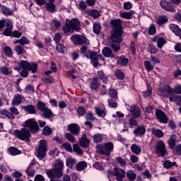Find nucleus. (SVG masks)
<instances>
[{
  "label": "nucleus",
  "mask_w": 181,
  "mask_h": 181,
  "mask_svg": "<svg viewBox=\"0 0 181 181\" xmlns=\"http://www.w3.org/2000/svg\"><path fill=\"white\" fill-rule=\"evenodd\" d=\"M21 69H23V71H21V77L26 78L29 76V71H32L33 74L37 71V64H30L28 61L22 60L17 63V66L14 68V70L18 71Z\"/></svg>",
  "instance_id": "obj_1"
},
{
  "label": "nucleus",
  "mask_w": 181,
  "mask_h": 181,
  "mask_svg": "<svg viewBox=\"0 0 181 181\" xmlns=\"http://www.w3.org/2000/svg\"><path fill=\"white\" fill-rule=\"evenodd\" d=\"M64 166V163L63 161L59 160L57 161L54 165V168L52 170H48L46 172V174L47 175L49 179H52V177H56V179H60L63 176V168Z\"/></svg>",
  "instance_id": "obj_2"
},
{
  "label": "nucleus",
  "mask_w": 181,
  "mask_h": 181,
  "mask_svg": "<svg viewBox=\"0 0 181 181\" xmlns=\"http://www.w3.org/2000/svg\"><path fill=\"white\" fill-rule=\"evenodd\" d=\"M96 151L99 155H105L110 156L111 152L114 151V143L109 141L103 144H98L96 146Z\"/></svg>",
  "instance_id": "obj_3"
},
{
  "label": "nucleus",
  "mask_w": 181,
  "mask_h": 181,
  "mask_svg": "<svg viewBox=\"0 0 181 181\" xmlns=\"http://www.w3.org/2000/svg\"><path fill=\"white\" fill-rule=\"evenodd\" d=\"M160 94L163 97H165L166 98H169L170 94H181V86L177 85L175 88L170 87V86L165 84L160 90Z\"/></svg>",
  "instance_id": "obj_4"
},
{
  "label": "nucleus",
  "mask_w": 181,
  "mask_h": 181,
  "mask_svg": "<svg viewBox=\"0 0 181 181\" xmlns=\"http://www.w3.org/2000/svg\"><path fill=\"white\" fill-rule=\"evenodd\" d=\"M13 135L20 139V141H26V142H30V136L32 134H30V131L27 128H22L21 130L16 129L13 131Z\"/></svg>",
  "instance_id": "obj_5"
},
{
  "label": "nucleus",
  "mask_w": 181,
  "mask_h": 181,
  "mask_svg": "<svg viewBox=\"0 0 181 181\" xmlns=\"http://www.w3.org/2000/svg\"><path fill=\"white\" fill-rule=\"evenodd\" d=\"M24 127L28 128L31 134L39 132V124L35 118L28 119L24 122Z\"/></svg>",
  "instance_id": "obj_6"
},
{
  "label": "nucleus",
  "mask_w": 181,
  "mask_h": 181,
  "mask_svg": "<svg viewBox=\"0 0 181 181\" xmlns=\"http://www.w3.org/2000/svg\"><path fill=\"white\" fill-rule=\"evenodd\" d=\"M39 146L37 149V156L38 159L42 160L46 158V152H47V141L45 139L40 140Z\"/></svg>",
  "instance_id": "obj_7"
},
{
  "label": "nucleus",
  "mask_w": 181,
  "mask_h": 181,
  "mask_svg": "<svg viewBox=\"0 0 181 181\" xmlns=\"http://www.w3.org/2000/svg\"><path fill=\"white\" fill-rule=\"evenodd\" d=\"M71 40L75 45V46H83V45H90V40L87 37L84 35H80L78 34L71 36Z\"/></svg>",
  "instance_id": "obj_8"
},
{
  "label": "nucleus",
  "mask_w": 181,
  "mask_h": 181,
  "mask_svg": "<svg viewBox=\"0 0 181 181\" xmlns=\"http://www.w3.org/2000/svg\"><path fill=\"white\" fill-rule=\"evenodd\" d=\"M124 35V30H112L110 40L112 43H117L119 45L122 43V35Z\"/></svg>",
  "instance_id": "obj_9"
},
{
  "label": "nucleus",
  "mask_w": 181,
  "mask_h": 181,
  "mask_svg": "<svg viewBox=\"0 0 181 181\" xmlns=\"http://www.w3.org/2000/svg\"><path fill=\"white\" fill-rule=\"evenodd\" d=\"M10 111L11 112L8 111L6 109H3L1 110L0 113L4 117H7L9 119H15V115H19V111L18 108L15 107H11Z\"/></svg>",
  "instance_id": "obj_10"
},
{
  "label": "nucleus",
  "mask_w": 181,
  "mask_h": 181,
  "mask_svg": "<svg viewBox=\"0 0 181 181\" xmlns=\"http://www.w3.org/2000/svg\"><path fill=\"white\" fill-rule=\"evenodd\" d=\"M159 4L160 6H161L164 11H166V12H171L172 13H175V12H176V8H175L173 3L166 0H160Z\"/></svg>",
  "instance_id": "obj_11"
},
{
  "label": "nucleus",
  "mask_w": 181,
  "mask_h": 181,
  "mask_svg": "<svg viewBox=\"0 0 181 181\" xmlns=\"http://www.w3.org/2000/svg\"><path fill=\"white\" fill-rule=\"evenodd\" d=\"M167 152L166 146L165 145V143H163V141H159L156 145V153L163 157L166 156Z\"/></svg>",
  "instance_id": "obj_12"
},
{
  "label": "nucleus",
  "mask_w": 181,
  "mask_h": 181,
  "mask_svg": "<svg viewBox=\"0 0 181 181\" xmlns=\"http://www.w3.org/2000/svg\"><path fill=\"white\" fill-rule=\"evenodd\" d=\"M156 117L160 124H168V122L169 121V118H168L166 113L160 109L156 110Z\"/></svg>",
  "instance_id": "obj_13"
},
{
  "label": "nucleus",
  "mask_w": 181,
  "mask_h": 181,
  "mask_svg": "<svg viewBox=\"0 0 181 181\" xmlns=\"http://www.w3.org/2000/svg\"><path fill=\"white\" fill-rule=\"evenodd\" d=\"M110 25L112 28V30H124L122 21L119 18L110 19Z\"/></svg>",
  "instance_id": "obj_14"
},
{
  "label": "nucleus",
  "mask_w": 181,
  "mask_h": 181,
  "mask_svg": "<svg viewBox=\"0 0 181 181\" xmlns=\"http://www.w3.org/2000/svg\"><path fill=\"white\" fill-rule=\"evenodd\" d=\"M67 24L71 29H73V30H75L76 32H80V30L81 29V24L78 18L71 19Z\"/></svg>",
  "instance_id": "obj_15"
},
{
  "label": "nucleus",
  "mask_w": 181,
  "mask_h": 181,
  "mask_svg": "<svg viewBox=\"0 0 181 181\" xmlns=\"http://www.w3.org/2000/svg\"><path fill=\"white\" fill-rule=\"evenodd\" d=\"M68 129L71 134H73V135H78L81 131L80 126L76 123L70 124L68 126Z\"/></svg>",
  "instance_id": "obj_16"
},
{
  "label": "nucleus",
  "mask_w": 181,
  "mask_h": 181,
  "mask_svg": "<svg viewBox=\"0 0 181 181\" xmlns=\"http://www.w3.org/2000/svg\"><path fill=\"white\" fill-rule=\"evenodd\" d=\"M81 50V54H83V57H86V59H90L91 55L93 54V51L91 49H88V47L83 45L80 49Z\"/></svg>",
  "instance_id": "obj_17"
},
{
  "label": "nucleus",
  "mask_w": 181,
  "mask_h": 181,
  "mask_svg": "<svg viewBox=\"0 0 181 181\" xmlns=\"http://www.w3.org/2000/svg\"><path fill=\"white\" fill-rule=\"evenodd\" d=\"M130 112L132 115L133 118H139L141 117V108L136 105H134L130 107Z\"/></svg>",
  "instance_id": "obj_18"
},
{
  "label": "nucleus",
  "mask_w": 181,
  "mask_h": 181,
  "mask_svg": "<svg viewBox=\"0 0 181 181\" xmlns=\"http://www.w3.org/2000/svg\"><path fill=\"white\" fill-rule=\"evenodd\" d=\"M145 132H146V129L144 126H139L133 131L135 136H142L145 135Z\"/></svg>",
  "instance_id": "obj_19"
},
{
  "label": "nucleus",
  "mask_w": 181,
  "mask_h": 181,
  "mask_svg": "<svg viewBox=\"0 0 181 181\" xmlns=\"http://www.w3.org/2000/svg\"><path fill=\"white\" fill-rule=\"evenodd\" d=\"M81 146L82 148H88L90 146V140L87 139V135L83 134L82 137L79 139Z\"/></svg>",
  "instance_id": "obj_20"
},
{
  "label": "nucleus",
  "mask_w": 181,
  "mask_h": 181,
  "mask_svg": "<svg viewBox=\"0 0 181 181\" xmlns=\"http://www.w3.org/2000/svg\"><path fill=\"white\" fill-rule=\"evenodd\" d=\"M112 175H114L117 177H125V175H127V173H125V170L119 168H115L114 172H111Z\"/></svg>",
  "instance_id": "obj_21"
},
{
  "label": "nucleus",
  "mask_w": 181,
  "mask_h": 181,
  "mask_svg": "<svg viewBox=\"0 0 181 181\" xmlns=\"http://www.w3.org/2000/svg\"><path fill=\"white\" fill-rule=\"evenodd\" d=\"M102 53L105 57H111L112 59H114L115 57V55L112 54V49H111L110 47H105L102 50Z\"/></svg>",
  "instance_id": "obj_22"
},
{
  "label": "nucleus",
  "mask_w": 181,
  "mask_h": 181,
  "mask_svg": "<svg viewBox=\"0 0 181 181\" xmlns=\"http://www.w3.org/2000/svg\"><path fill=\"white\" fill-rule=\"evenodd\" d=\"M99 87H100V84L98 83V78L97 77L93 78L90 82V90H94L95 91H97Z\"/></svg>",
  "instance_id": "obj_23"
},
{
  "label": "nucleus",
  "mask_w": 181,
  "mask_h": 181,
  "mask_svg": "<svg viewBox=\"0 0 181 181\" xmlns=\"http://www.w3.org/2000/svg\"><path fill=\"white\" fill-rule=\"evenodd\" d=\"M129 62V59L125 57L124 55H121L117 58V63L119 66H127Z\"/></svg>",
  "instance_id": "obj_24"
},
{
  "label": "nucleus",
  "mask_w": 181,
  "mask_h": 181,
  "mask_svg": "<svg viewBox=\"0 0 181 181\" xmlns=\"http://www.w3.org/2000/svg\"><path fill=\"white\" fill-rule=\"evenodd\" d=\"M89 59H90L91 63H93V67H98V64H100V63L98 62L97 52L93 51V54Z\"/></svg>",
  "instance_id": "obj_25"
},
{
  "label": "nucleus",
  "mask_w": 181,
  "mask_h": 181,
  "mask_svg": "<svg viewBox=\"0 0 181 181\" xmlns=\"http://www.w3.org/2000/svg\"><path fill=\"white\" fill-rule=\"evenodd\" d=\"M53 2H54V0L45 4V8L48 12H51V13H54V11H56V6Z\"/></svg>",
  "instance_id": "obj_26"
},
{
  "label": "nucleus",
  "mask_w": 181,
  "mask_h": 181,
  "mask_svg": "<svg viewBox=\"0 0 181 181\" xmlns=\"http://www.w3.org/2000/svg\"><path fill=\"white\" fill-rule=\"evenodd\" d=\"M168 21L169 19L168 18V16H160L156 21V23L158 25V26H163L165 23H168Z\"/></svg>",
  "instance_id": "obj_27"
},
{
  "label": "nucleus",
  "mask_w": 181,
  "mask_h": 181,
  "mask_svg": "<svg viewBox=\"0 0 181 181\" xmlns=\"http://www.w3.org/2000/svg\"><path fill=\"white\" fill-rule=\"evenodd\" d=\"M8 153L12 156H16V155H21V153H22V151L21 150L13 146L8 148Z\"/></svg>",
  "instance_id": "obj_28"
},
{
  "label": "nucleus",
  "mask_w": 181,
  "mask_h": 181,
  "mask_svg": "<svg viewBox=\"0 0 181 181\" xmlns=\"http://www.w3.org/2000/svg\"><path fill=\"white\" fill-rule=\"evenodd\" d=\"M168 28L170 29V30H171V32H173V33H175V35H176V36L178 35L179 33H180L181 32V29L179 28V25H176V24H169Z\"/></svg>",
  "instance_id": "obj_29"
},
{
  "label": "nucleus",
  "mask_w": 181,
  "mask_h": 181,
  "mask_svg": "<svg viewBox=\"0 0 181 181\" xmlns=\"http://www.w3.org/2000/svg\"><path fill=\"white\" fill-rule=\"evenodd\" d=\"M23 108L25 112H28V114H36V109L35 108V105H28L26 106H24Z\"/></svg>",
  "instance_id": "obj_30"
},
{
  "label": "nucleus",
  "mask_w": 181,
  "mask_h": 181,
  "mask_svg": "<svg viewBox=\"0 0 181 181\" xmlns=\"http://www.w3.org/2000/svg\"><path fill=\"white\" fill-rule=\"evenodd\" d=\"M163 166L165 169H170L171 168H173V166H176V168H177V163L166 160L163 162Z\"/></svg>",
  "instance_id": "obj_31"
},
{
  "label": "nucleus",
  "mask_w": 181,
  "mask_h": 181,
  "mask_svg": "<svg viewBox=\"0 0 181 181\" xmlns=\"http://www.w3.org/2000/svg\"><path fill=\"white\" fill-rule=\"evenodd\" d=\"M176 139H177L176 135H173L170 136V139L168 140V144L169 148H170V149H173V148L176 146V141H177Z\"/></svg>",
  "instance_id": "obj_32"
},
{
  "label": "nucleus",
  "mask_w": 181,
  "mask_h": 181,
  "mask_svg": "<svg viewBox=\"0 0 181 181\" xmlns=\"http://www.w3.org/2000/svg\"><path fill=\"white\" fill-rule=\"evenodd\" d=\"M1 13L3 15H5L6 16H12L13 15V12L11 10V8L5 6H1Z\"/></svg>",
  "instance_id": "obj_33"
},
{
  "label": "nucleus",
  "mask_w": 181,
  "mask_h": 181,
  "mask_svg": "<svg viewBox=\"0 0 181 181\" xmlns=\"http://www.w3.org/2000/svg\"><path fill=\"white\" fill-rule=\"evenodd\" d=\"M88 16L93 17V19H98L100 16H101V14H100V11L97 9L90 10L88 11Z\"/></svg>",
  "instance_id": "obj_34"
},
{
  "label": "nucleus",
  "mask_w": 181,
  "mask_h": 181,
  "mask_svg": "<svg viewBox=\"0 0 181 181\" xmlns=\"http://www.w3.org/2000/svg\"><path fill=\"white\" fill-rule=\"evenodd\" d=\"M98 76L104 84H108V76H106L103 71H98Z\"/></svg>",
  "instance_id": "obj_35"
},
{
  "label": "nucleus",
  "mask_w": 181,
  "mask_h": 181,
  "mask_svg": "<svg viewBox=\"0 0 181 181\" xmlns=\"http://www.w3.org/2000/svg\"><path fill=\"white\" fill-rule=\"evenodd\" d=\"M86 167H87V163L86 161L78 162L76 165V170L78 172H81L82 170H84Z\"/></svg>",
  "instance_id": "obj_36"
},
{
  "label": "nucleus",
  "mask_w": 181,
  "mask_h": 181,
  "mask_svg": "<svg viewBox=\"0 0 181 181\" xmlns=\"http://www.w3.org/2000/svg\"><path fill=\"white\" fill-rule=\"evenodd\" d=\"M42 112V115L47 119H50L53 117V112L49 107H47Z\"/></svg>",
  "instance_id": "obj_37"
},
{
  "label": "nucleus",
  "mask_w": 181,
  "mask_h": 181,
  "mask_svg": "<svg viewBox=\"0 0 181 181\" xmlns=\"http://www.w3.org/2000/svg\"><path fill=\"white\" fill-rule=\"evenodd\" d=\"M127 177L130 181H134L135 179H136V173H135V171L134 170H129L127 172Z\"/></svg>",
  "instance_id": "obj_38"
},
{
  "label": "nucleus",
  "mask_w": 181,
  "mask_h": 181,
  "mask_svg": "<svg viewBox=\"0 0 181 181\" xmlns=\"http://www.w3.org/2000/svg\"><path fill=\"white\" fill-rule=\"evenodd\" d=\"M66 168H69V169H73L74 168V165H76V160L73 158H68L66 160Z\"/></svg>",
  "instance_id": "obj_39"
},
{
  "label": "nucleus",
  "mask_w": 181,
  "mask_h": 181,
  "mask_svg": "<svg viewBox=\"0 0 181 181\" xmlns=\"http://www.w3.org/2000/svg\"><path fill=\"white\" fill-rule=\"evenodd\" d=\"M151 132L156 138H163V132L159 129H152Z\"/></svg>",
  "instance_id": "obj_40"
},
{
  "label": "nucleus",
  "mask_w": 181,
  "mask_h": 181,
  "mask_svg": "<svg viewBox=\"0 0 181 181\" xmlns=\"http://www.w3.org/2000/svg\"><path fill=\"white\" fill-rule=\"evenodd\" d=\"M25 173L28 177H33L35 176V168H33V165H30L25 170Z\"/></svg>",
  "instance_id": "obj_41"
},
{
  "label": "nucleus",
  "mask_w": 181,
  "mask_h": 181,
  "mask_svg": "<svg viewBox=\"0 0 181 181\" xmlns=\"http://www.w3.org/2000/svg\"><path fill=\"white\" fill-rule=\"evenodd\" d=\"M130 148L132 152L135 153V155H139L142 151V149L140 148L136 144H132Z\"/></svg>",
  "instance_id": "obj_42"
},
{
  "label": "nucleus",
  "mask_w": 181,
  "mask_h": 181,
  "mask_svg": "<svg viewBox=\"0 0 181 181\" xmlns=\"http://www.w3.org/2000/svg\"><path fill=\"white\" fill-rule=\"evenodd\" d=\"M109 95L114 100H118V92L115 88H110L109 89Z\"/></svg>",
  "instance_id": "obj_43"
},
{
  "label": "nucleus",
  "mask_w": 181,
  "mask_h": 181,
  "mask_svg": "<svg viewBox=\"0 0 181 181\" xmlns=\"http://www.w3.org/2000/svg\"><path fill=\"white\" fill-rule=\"evenodd\" d=\"M115 76L118 80H125V74H124L121 69H117L115 72Z\"/></svg>",
  "instance_id": "obj_44"
},
{
  "label": "nucleus",
  "mask_w": 181,
  "mask_h": 181,
  "mask_svg": "<svg viewBox=\"0 0 181 181\" xmlns=\"http://www.w3.org/2000/svg\"><path fill=\"white\" fill-rule=\"evenodd\" d=\"M36 107L37 110H39V111H42V112H44L47 108V107H46V103L41 100L37 103Z\"/></svg>",
  "instance_id": "obj_45"
},
{
  "label": "nucleus",
  "mask_w": 181,
  "mask_h": 181,
  "mask_svg": "<svg viewBox=\"0 0 181 181\" xmlns=\"http://www.w3.org/2000/svg\"><path fill=\"white\" fill-rule=\"evenodd\" d=\"M16 42L22 46H25V45H30V41L25 36L22 37L20 40H17Z\"/></svg>",
  "instance_id": "obj_46"
},
{
  "label": "nucleus",
  "mask_w": 181,
  "mask_h": 181,
  "mask_svg": "<svg viewBox=\"0 0 181 181\" xmlns=\"http://www.w3.org/2000/svg\"><path fill=\"white\" fill-rule=\"evenodd\" d=\"M101 24L98 23H95L93 24V33L95 35H100V33L101 32Z\"/></svg>",
  "instance_id": "obj_47"
},
{
  "label": "nucleus",
  "mask_w": 181,
  "mask_h": 181,
  "mask_svg": "<svg viewBox=\"0 0 181 181\" xmlns=\"http://www.w3.org/2000/svg\"><path fill=\"white\" fill-rule=\"evenodd\" d=\"M13 104H22V95L18 93L17 95H15L13 99Z\"/></svg>",
  "instance_id": "obj_48"
},
{
  "label": "nucleus",
  "mask_w": 181,
  "mask_h": 181,
  "mask_svg": "<svg viewBox=\"0 0 181 181\" xmlns=\"http://www.w3.org/2000/svg\"><path fill=\"white\" fill-rule=\"evenodd\" d=\"M42 134L43 135H45V136H49V135H52V134H53V131L52 130V129L50 127H49L48 126H45L43 129H42Z\"/></svg>",
  "instance_id": "obj_49"
},
{
  "label": "nucleus",
  "mask_w": 181,
  "mask_h": 181,
  "mask_svg": "<svg viewBox=\"0 0 181 181\" xmlns=\"http://www.w3.org/2000/svg\"><path fill=\"white\" fill-rule=\"evenodd\" d=\"M95 111L98 117H101L102 118H104L105 115H107V112L105 110H102L100 107H96L95 109Z\"/></svg>",
  "instance_id": "obj_50"
},
{
  "label": "nucleus",
  "mask_w": 181,
  "mask_h": 181,
  "mask_svg": "<svg viewBox=\"0 0 181 181\" xmlns=\"http://www.w3.org/2000/svg\"><path fill=\"white\" fill-rule=\"evenodd\" d=\"M166 43H168L166 40L160 37L157 41V47H158V49H162V47H163V45H166Z\"/></svg>",
  "instance_id": "obj_51"
},
{
  "label": "nucleus",
  "mask_w": 181,
  "mask_h": 181,
  "mask_svg": "<svg viewBox=\"0 0 181 181\" xmlns=\"http://www.w3.org/2000/svg\"><path fill=\"white\" fill-rule=\"evenodd\" d=\"M4 53L6 56H7V57H11V56L13 54L12 48H11L9 46H6L4 47Z\"/></svg>",
  "instance_id": "obj_52"
},
{
  "label": "nucleus",
  "mask_w": 181,
  "mask_h": 181,
  "mask_svg": "<svg viewBox=\"0 0 181 181\" xmlns=\"http://www.w3.org/2000/svg\"><path fill=\"white\" fill-rule=\"evenodd\" d=\"M148 52L151 53V54H156L158 53V48L152 44L148 45Z\"/></svg>",
  "instance_id": "obj_53"
},
{
  "label": "nucleus",
  "mask_w": 181,
  "mask_h": 181,
  "mask_svg": "<svg viewBox=\"0 0 181 181\" xmlns=\"http://www.w3.org/2000/svg\"><path fill=\"white\" fill-rule=\"evenodd\" d=\"M76 112L78 117H84V115H86V108L83 106H80L77 108Z\"/></svg>",
  "instance_id": "obj_54"
},
{
  "label": "nucleus",
  "mask_w": 181,
  "mask_h": 181,
  "mask_svg": "<svg viewBox=\"0 0 181 181\" xmlns=\"http://www.w3.org/2000/svg\"><path fill=\"white\" fill-rule=\"evenodd\" d=\"M148 32L150 36H154V35H156V27L155 26V24L150 25Z\"/></svg>",
  "instance_id": "obj_55"
},
{
  "label": "nucleus",
  "mask_w": 181,
  "mask_h": 181,
  "mask_svg": "<svg viewBox=\"0 0 181 181\" xmlns=\"http://www.w3.org/2000/svg\"><path fill=\"white\" fill-rule=\"evenodd\" d=\"M93 141L95 144H100L103 141V136L100 134H96L93 136Z\"/></svg>",
  "instance_id": "obj_56"
},
{
  "label": "nucleus",
  "mask_w": 181,
  "mask_h": 181,
  "mask_svg": "<svg viewBox=\"0 0 181 181\" xmlns=\"http://www.w3.org/2000/svg\"><path fill=\"white\" fill-rule=\"evenodd\" d=\"M14 50H15V52H16V53L18 56H21V54H23V53H25V52H26L25 50V49L21 45H16L15 47Z\"/></svg>",
  "instance_id": "obj_57"
},
{
  "label": "nucleus",
  "mask_w": 181,
  "mask_h": 181,
  "mask_svg": "<svg viewBox=\"0 0 181 181\" xmlns=\"http://www.w3.org/2000/svg\"><path fill=\"white\" fill-rule=\"evenodd\" d=\"M120 17L123 19H132V13L127 11L122 12L120 13Z\"/></svg>",
  "instance_id": "obj_58"
},
{
  "label": "nucleus",
  "mask_w": 181,
  "mask_h": 181,
  "mask_svg": "<svg viewBox=\"0 0 181 181\" xmlns=\"http://www.w3.org/2000/svg\"><path fill=\"white\" fill-rule=\"evenodd\" d=\"M117 100L113 98H110L107 100V103L111 108H117L118 107V103H117Z\"/></svg>",
  "instance_id": "obj_59"
},
{
  "label": "nucleus",
  "mask_w": 181,
  "mask_h": 181,
  "mask_svg": "<svg viewBox=\"0 0 181 181\" xmlns=\"http://www.w3.org/2000/svg\"><path fill=\"white\" fill-rule=\"evenodd\" d=\"M62 146L67 152H73V148H71V144H70V143L65 142V143L62 144Z\"/></svg>",
  "instance_id": "obj_60"
},
{
  "label": "nucleus",
  "mask_w": 181,
  "mask_h": 181,
  "mask_svg": "<svg viewBox=\"0 0 181 181\" xmlns=\"http://www.w3.org/2000/svg\"><path fill=\"white\" fill-rule=\"evenodd\" d=\"M86 119L88 121H94L95 120V117L93 115V112L88 111L86 113Z\"/></svg>",
  "instance_id": "obj_61"
},
{
  "label": "nucleus",
  "mask_w": 181,
  "mask_h": 181,
  "mask_svg": "<svg viewBox=\"0 0 181 181\" xmlns=\"http://www.w3.org/2000/svg\"><path fill=\"white\" fill-rule=\"evenodd\" d=\"M144 66L147 71H152V70H153V66H152L151 62L148 60L144 61Z\"/></svg>",
  "instance_id": "obj_62"
},
{
  "label": "nucleus",
  "mask_w": 181,
  "mask_h": 181,
  "mask_svg": "<svg viewBox=\"0 0 181 181\" xmlns=\"http://www.w3.org/2000/svg\"><path fill=\"white\" fill-rule=\"evenodd\" d=\"M111 49L117 53V52H119L121 47L119 46V44H115V42H112L110 45Z\"/></svg>",
  "instance_id": "obj_63"
},
{
  "label": "nucleus",
  "mask_w": 181,
  "mask_h": 181,
  "mask_svg": "<svg viewBox=\"0 0 181 181\" xmlns=\"http://www.w3.org/2000/svg\"><path fill=\"white\" fill-rule=\"evenodd\" d=\"M57 51L58 52V53H64L65 50H66V47H64V45H62V44H58L56 47Z\"/></svg>",
  "instance_id": "obj_64"
}]
</instances>
